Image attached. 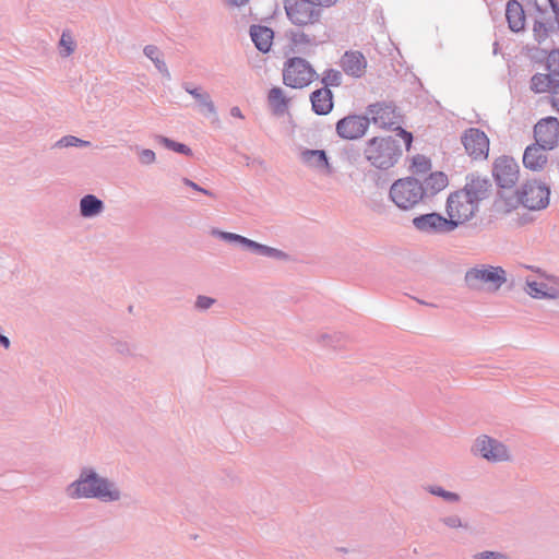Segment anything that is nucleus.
<instances>
[{
	"instance_id": "aec40b11",
	"label": "nucleus",
	"mask_w": 559,
	"mask_h": 559,
	"mask_svg": "<svg viewBox=\"0 0 559 559\" xmlns=\"http://www.w3.org/2000/svg\"><path fill=\"white\" fill-rule=\"evenodd\" d=\"M506 17L512 32H520L525 26V13L523 7L516 0H510L506 8Z\"/></svg>"
},
{
	"instance_id": "423d86ee",
	"label": "nucleus",
	"mask_w": 559,
	"mask_h": 559,
	"mask_svg": "<svg viewBox=\"0 0 559 559\" xmlns=\"http://www.w3.org/2000/svg\"><path fill=\"white\" fill-rule=\"evenodd\" d=\"M285 12L288 20L297 26L313 25L322 15V10L312 0H287Z\"/></svg>"
},
{
	"instance_id": "412c9836",
	"label": "nucleus",
	"mask_w": 559,
	"mask_h": 559,
	"mask_svg": "<svg viewBox=\"0 0 559 559\" xmlns=\"http://www.w3.org/2000/svg\"><path fill=\"white\" fill-rule=\"evenodd\" d=\"M310 98L312 109L318 115H326L333 108L332 92L328 87L314 91Z\"/></svg>"
},
{
	"instance_id": "f8f14e48",
	"label": "nucleus",
	"mask_w": 559,
	"mask_h": 559,
	"mask_svg": "<svg viewBox=\"0 0 559 559\" xmlns=\"http://www.w3.org/2000/svg\"><path fill=\"white\" fill-rule=\"evenodd\" d=\"M412 223L418 231L429 235L445 234L454 230L448 217L435 212L416 216Z\"/></svg>"
},
{
	"instance_id": "c9c22d12",
	"label": "nucleus",
	"mask_w": 559,
	"mask_h": 559,
	"mask_svg": "<svg viewBox=\"0 0 559 559\" xmlns=\"http://www.w3.org/2000/svg\"><path fill=\"white\" fill-rule=\"evenodd\" d=\"M221 236L228 240V241H238L245 246L248 247V245H251L252 243V240L248 239V238H245L240 235H237V234H231V233H221Z\"/></svg>"
},
{
	"instance_id": "58836bf2",
	"label": "nucleus",
	"mask_w": 559,
	"mask_h": 559,
	"mask_svg": "<svg viewBox=\"0 0 559 559\" xmlns=\"http://www.w3.org/2000/svg\"><path fill=\"white\" fill-rule=\"evenodd\" d=\"M140 160L142 164H152L155 160V153L151 150H143L140 153Z\"/></svg>"
},
{
	"instance_id": "4c0bfd02",
	"label": "nucleus",
	"mask_w": 559,
	"mask_h": 559,
	"mask_svg": "<svg viewBox=\"0 0 559 559\" xmlns=\"http://www.w3.org/2000/svg\"><path fill=\"white\" fill-rule=\"evenodd\" d=\"M397 130V134L401 136V139L403 140L404 142V145H405V150L406 151H409L411 147H412V143H413V134L402 128H396Z\"/></svg>"
},
{
	"instance_id": "79ce46f5",
	"label": "nucleus",
	"mask_w": 559,
	"mask_h": 559,
	"mask_svg": "<svg viewBox=\"0 0 559 559\" xmlns=\"http://www.w3.org/2000/svg\"><path fill=\"white\" fill-rule=\"evenodd\" d=\"M187 186L191 187L192 189L197 190V191H200L206 195H212V193L201 187H199L197 183H194L193 181L189 180V179H185L183 181Z\"/></svg>"
},
{
	"instance_id": "1a4fd4ad",
	"label": "nucleus",
	"mask_w": 559,
	"mask_h": 559,
	"mask_svg": "<svg viewBox=\"0 0 559 559\" xmlns=\"http://www.w3.org/2000/svg\"><path fill=\"white\" fill-rule=\"evenodd\" d=\"M535 143L549 151L559 147V120L555 117L539 119L533 128Z\"/></svg>"
},
{
	"instance_id": "09e8293b",
	"label": "nucleus",
	"mask_w": 559,
	"mask_h": 559,
	"mask_svg": "<svg viewBox=\"0 0 559 559\" xmlns=\"http://www.w3.org/2000/svg\"><path fill=\"white\" fill-rule=\"evenodd\" d=\"M300 37H301L302 40L309 43V39L307 38V35L300 34Z\"/></svg>"
},
{
	"instance_id": "9d476101",
	"label": "nucleus",
	"mask_w": 559,
	"mask_h": 559,
	"mask_svg": "<svg viewBox=\"0 0 559 559\" xmlns=\"http://www.w3.org/2000/svg\"><path fill=\"white\" fill-rule=\"evenodd\" d=\"M492 176L497 185L503 189L513 188L520 176L516 160L511 156H500L493 163Z\"/></svg>"
},
{
	"instance_id": "a211bd4d",
	"label": "nucleus",
	"mask_w": 559,
	"mask_h": 559,
	"mask_svg": "<svg viewBox=\"0 0 559 559\" xmlns=\"http://www.w3.org/2000/svg\"><path fill=\"white\" fill-rule=\"evenodd\" d=\"M340 67L349 76L362 78L368 68L365 55L358 50H348L340 59Z\"/></svg>"
},
{
	"instance_id": "8fccbe9b",
	"label": "nucleus",
	"mask_w": 559,
	"mask_h": 559,
	"mask_svg": "<svg viewBox=\"0 0 559 559\" xmlns=\"http://www.w3.org/2000/svg\"><path fill=\"white\" fill-rule=\"evenodd\" d=\"M550 4L552 5V8H555V4H554V1L552 0H549Z\"/></svg>"
},
{
	"instance_id": "a18cd8bd",
	"label": "nucleus",
	"mask_w": 559,
	"mask_h": 559,
	"mask_svg": "<svg viewBox=\"0 0 559 559\" xmlns=\"http://www.w3.org/2000/svg\"><path fill=\"white\" fill-rule=\"evenodd\" d=\"M230 115L235 118L243 119V116L239 107H233L230 109Z\"/></svg>"
},
{
	"instance_id": "393cba45",
	"label": "nucleus",
	"mask_w": 559,
	"mask_h": 559,
	"mask_svg": "<svg viewBox=\"0 0 559 559\" xmlns=\"http://www.w3.org/2000/svg\"><path fill=\"white\" fill-rule=\"evenodd\" d=\"M81 214L85 217L98 214L103 209V202L96 197L88 194L85 195L80 203Z\"/></svg>"
},
{
	"instance_id": "f257e3e1",
	"label": "nucleus",
	"mask_w": 559,
	"mask_h": 559,
	"mask_svg": "<svg viewBox=\"0 0 559 559\" xmlns=\"http://www.w3.org/2000/svg\"><path fill=\"white\" fill-rule=\"evenodd\" d=\"M487 192L488 182L486 180L473 179L462 190L449 195L447 214L454 229L475 216L479 201L487 195Z\"/></svg>"
},
{
	"instance_id": "a878e982",
	"label": "nucleus",
	"mask_w": 559,
	"mask_h": 559,
	"mask_svg": "<svg viewBox=\"0 0 559 559\" xmlns=\"http://www.w3.org/2000/svg\"><path fill=\"white\" fill-rule=\"evenodd\" d=\"M267 98H269L270 106L276 114H283L286 110L287 99H286L282 88L273 87L269 92Z\"/></svg>"
},
{
	"instance_id": "6ab92c4d",
	"label": "nucleus",
	"mask_w": 559,
	"mask_h": 559,
	"mask_svg": "<svg viewBox=\"0 0 559 559\" xmlns=\"http://www.w3.org/2000/svg\"><path fill=\"white\" fill-rule=\"evenodd\" d=\"M449 186V178L443 171L430 173L421 182L423 198L435 197Z\"/></svg>"
},
{
	"instance_id": "de8ad7c7",
	"label": "nucleus",
	"mask_w": 559,
	"mask_h": 559,
	"mask_svg": "<svg viewBox=\"0 0 559 559\" xmlns=\"http://www.w3.org/2000/svg\"><path fill=\"white\" fill-rule=\"evenodd\" d=\"M0 343L5 347V348H9L10 346V341L7 336L0 334Z\"/></svg>"
},
{
	"instance_id": "c85d7f7f",
	"label": "nucleus",
	"mask_w": 559,
	"mask_h": 559,
	"mask_svg": "<svg viewBox=\"0 0 559 559\" xmlns=\"http://www.w3.org/2000/svg\"><path fill=\"white\" fill-rule=\"evenodd\" d=\"M322 82L325 85V87L338 86L342 83V74L337 70L329 69V70L324 71L323 76H322Z\"/></svg>"
},
{
	"instance_id": "ea45409f",
	"label": "nucleus",
	"mask_w": 559,
	"mask_h": 559,
	"mask_svg": "<svg viewBox=\"0 0 559 559\" xmlns=\"http://www.w3.org/2000/svg\"><path fill=\"white\" fill-rule=\"evenodd\" d=\"M474 559H506V557L498 552L485 551L476 555Z\"/></svg>"
},
{
	"instance_id": "4be33fe9",
	"label": "nucleus",
	"mask_w": 559,
	"mask_h": 559,
	"mask_svg": "<svg viewBox=\"0 0 559 559\" xmlns=\"http://www.w3.org/2000/svg\"><path fill=\"white\" fill-rule=\"evenodd\" d=\"M250 36L260 51H270L273 44V31L270 27L253 25L250 28Z\"/></svg>"
},
{
	"instance_id": "7c9ffc66",
	"label": "nucleus",
	"mask_w": 559,
	"mask_h": 559,
	"mask_svg": "<svg viewBox=\"0 0 559 559\" xmlns=\"http://www.w3.org/2000/svg\"><path fill=\"white\" fill-rule=\"evenodd\" d=\"M74 40L70 33L63 32L60 38V47L63 49V56L68 57L74 51Z\"/></svg>"
},
{
	"instance_id": "5701e85b",
	"label": "nucleus",
	"mask_w": 559,
	"mask_h": 559,
	"mask_svg": "<svg viewBox=\"0 0 559 559\" xmlns=\"http://www.w3.org/2000/svg\"><path fill=\"white\" fill-rule=\"evenodd\" d=\"M559 76H555L554 73L549 70V73H537L533 75L531 80V88L535 93H546L549 92L555 83L558 81Z\"/></svg>"
},
{
	"instance_id": "c756f323",
	"label": "nucleus",
	"mask_w": 559,
	"mask_h": 559,
	"mask_svg": "<svg viewBox=\"0 0 559 559\" xmlns=\"http://www.w3.org/2000/svg\"><path fill=\"white\" fill-rule=\"evenodd\" d=\"M144 53L155 63L156 68L159 71H166V66L164 61L159 58V50L155 46H146L144 49Z\"/></svg>"
},
{
	"instance_id": "f03ea898",
	"label": "nucleus",
	"mask_w": 559,
	"mask_h": 559,
	"mask_svg": "<svg viewBox=\"0 0 559 559\" xmlns=\"http://www.w3.org/2000/svg\"><path fill=\"white\" fill-rule=\"evenodd\" d=\"M364 156L370 166L388 170L399 163L403 148L399 140L391 135L373 136L366 142Z\"/></svg>"
},
{
	"instance_id": "37998d69",
	"label": "nucleus",
	"mask_w": 559,
	"mask_h": 559,
	"mask_svg": "<svg viewBox=\"0 0 559 559\" xmlns=\"http://www.w3.org/2000/svg\"><path fill=\"white\" fill-rule=\"evenodd\" d=\"M321 10L335 4L338 0H312Z\"/></svg>"
},
{
	"instance_id": "49530a36",
	"label": "nucleus",
	"mask_w": 559,
	"mask_h": 559,
	"mask_svg": "<svg viewBox=\"0 0 559 559\" xmlns=\"http://www.w3.org/2000/svg\"><path fill=\"white\" fill-rule=\"evenodd\" d=\"M226 3L230 5L240 7L248 2V0H224Z\"/></svg>"
},
{
	"instance_id": "dca6fc26",
	"label": "nucleus",
	"mask_w": 559,
	"mask_h": 559,
	"mask_svg": "<svg viewBox=\"0 0 559 559\" xmlns=\"http://www.w3.org/2000/svg\"><path fill=\"white\" fill-rule=\"evenodd\" d=\"M476 451L486 460L501 462L510 459L504 444L487 436L479 437L475 444Z\"/></svg>"
},
{
	"instance_id": "ddd939ff",
	"label": "nucleus",
	"mask_w": 559,
	"mask_h": 559,
	"mask_svg": "<svg viewBox=\"0 0 559 559\" xmlns=\"http://www.w3.org/2000/svg\"><path fill=\"white\" fill-rule=\"evenodd\" d=\"M370 119L365 116L352 115L336 123L337 134L346 140H356L364 136L369 128Z\"/></svg>"
},
{
	"instance_id": "b1692460",
	"label": "nucleus",
	"mask_w": 559,
	"mask_h": 559,
	"mask_svg": "<svg viewBox=\"0 0 559 559\" xmlns=\"http://www.w3.org/2000/svg\"><path fill=\"white\" fill-rule=\"evenodd\" d=\"M431 169V160L428 156L416 154L409 158L408 170L413 175L419 176Z\"/></svg>"
},
{
	"instance_id": "f704fd0d",
	"label": "nucleus",
	"mask_w": 559,
	"mask_h": 559,
	"mask_svg": "<svg viewBox=\"0 0 559 559\" xmlns=\"http://www.w3.org/2000/svg\"><path fill=\"white\" fill-rule=\"evenodd\" d=\"M533 32L538 41L544 40L548 35V29L542 22H535Z\"/></svg>"
},
{
	"instance_id": "0eeeda50",
	"label": "nucleus",
	"mask_w": 559,
	"mask_h": 559,
	"mask_svg": "<svg viewBox=\"0 0 559 559\" xmlns=\"http://www.w3.org/2000/svg\"><path fill=\"white\" fill-rule=\"evenodd\" d=\"M549 188L536 180L524 183L519 191L520 202L530 210L545 209L549 203Z\"/></svg>"
},
{
	"instance_id": "20e7f679",
	"label": "nucleus",
	"mask_w": 559,
	"mask_h": 559,
	"mask_svg": "<svg viewBox=\"0 0 559 559\" xmlns=\"http://www.w3.org/2000/svg\"><path fill=\"white\" fill-rule=\"evenodd\" d=\"M390 199L401 210H413L424 201L421 182L412 176L395 180L390 188Z\"/></svg>"
},
{
	"instance_id": "473e14b6",
	"label": "nucleus",
	"mask_w": 559,
	"mask_h": 559,
	"mask_svg": "<svg viewBox=\"0 0 559 559\" xmlns=\"http://www.w3.org/2000/svg\"><path fill=\"white\" fill-rule=\"evenodd\" d=\"M162 142L167 147L174 150L175 152H178V153H181V154H186V155H190L191 154V150L188 146H186L185 144L170 141L167 138H163Z\"/></svg>"
},
{
	"instance_id": "f3484780",
	"label": "nucleus",
	"mask_w": 559,
	"mask_h": 559,
	"mask_svg": "<svg viewBox=\"0 0 559 559\" xmlns=\"http://www.w3.org/2000/svg\"><path fill=\"white\" fill-rule=\"evenodd\" d=\"M546 151L549 150L535 142L527 145L522 157L524 168L533 173L544 171L547 168L549 162V157Z\"/></svg>"
},
{
	"instance_id": "9b49d317",
	"label": "nucleus",
	"mask_w": 559,
	"mask_h": 559,
	"mask_svg": "<svg viewBox=\"0 0 559 559\" xmlns=\"http://www.w3.org/2000/svg\"><path fill=\"white\" fill-rule=\"evenodd\" d=\"M466 153L474 159H486L489 154V139L477 128L466 130L462 135Z\"/></svg>"
},
{
	"instance_id": "e433bc0d",
	"label": "nucleus",
	"mask_w": 559,
	"mask_h": 559,
	"mask_svg": "<svg viewBox=\"0 0 559 559\" xmlns=\"http://www.w3.org/2000/svg\"><path fill=\"white\" fill-rule=\"evenodd\" d=\"M430 491H431V493L440 496L449 501H457L459 500V496L456 493L447 491L440 487L432 488Z\"/></svg>"
},
{
	"instance_id": "c03bdc74",
	"label": "nucleus",
	"mask_w": 559,
	"mask_h": 559,
	"mask_svg": "<svg viewBox=\"0 0 559 559\" xmlns=\"http://www.w3.org/2000/svg\"><path fill=\"white\" fill-rule=\"evenodd\" d=\"M444 523L451 527H457L461 526V521L456 516H451L444 520Z\"/></svg>"
},
{
	"instance_id": "6e6552de",
	"label": "nucleus",
	"mask_w": 559,
	"mask_h": 559,
	"mask_svg": "<svg viewBox=\"0 0 559 559\" xmlns=\"http://www.w3.org/2000/svg\"><path fill=\"white\" fill-rule=\"evenodd\" d=\"M504 274L501 267H475L466 273L465 280L473 287L487 286L488 288L497 289L506 282Z\"/></svg>"
},
{
	"instance_id": "cd10ccee",
	"label": "nucleus",
	"mask_w": 559,
	"mask_h": 559,
	"mask_svg": "<svg viewBox=\"0 0 559 559\" xmlns=\"http://www.w3.org/2000/svg\"><path fill=\"white\" fill-rule=\"evenodd\" d=\"M186 91L198 100L201 107L205 108L210 114H215V106L207 93L202 92L200 88L187 87Z\"/></svg>"
},
{
	"instance_id": "bb28decb",
	"label": "nucleus",
	"mask_w": 559,
	"mask_h": 559,
	"mask_svg": "<svg viewBox=\"0 0 559 559\" xmlns=\"http://www.w3.org/2000/svg\"><path fill=\"white\" fill-rule=\"evenodd\" d=\"M304 160L311 167L328 169V158L324 151H307L302 154Z\"/></svg>"
},
{
	"instance_id": "4468645a",
	"label": "nucleus",
	"mask_w": 559,
	"mask_h": 559,
	"mask_svg": "<svg viewBox=\"0 0 559 559\" xmlns=\"http://www.w3.org/2000/svg\"><path fill=\"white\" fill-rule=\"evenodd\" d=\"M367 114L371 121L380 128H391L400 123L401 115L391 103H376L369 105Z\"/></svg>"
},
{
	"instance_id": "72a5a7b5",
	"label": "nucleus",
	"mask_w": 559,
	"mask_h": 559,
	"mask_svg": "<svg viewBox=\"0 0 559 559\" xmlns=\"http://www.w3.org/2000/svg\"><path fill=\"white\" fill-rule=\"evenodd\" d=\"M59 145L61 146H78V145H90V142L87 141H83V140H80L75 136H72V135H69V136H64L62 138L59 142H58Z\"/></svg>"
},
{
	"instance_id": "2f4dec72",
	"label": "nucleus",
	"mask_w": 559,
	"mask_h": 559,
	"mask_svg": "<svg viewBox=\"0 0 559 559\" xmlns=\"http://www.w3.org/2000/svg\"><path fill=\"white\" fill-rule=\"evenodd\" d=\"M248 248L257 250L261 254L272 255V257H282L283 253L274 248H270L258 242L252 241L251 245H248Z\"/></svg>"
},
{
	"instance_id": "39448f33",
	"label": "nucleus",
	"mask_w": 559,
	"mask_h": 559,
	"mask_svg": "<svg viewBox=\"0 0 559 559\" xmlns=\"http://www.w3.org/2000/svg\"><path fill=\"white\" fill-rule=\"evenodd\" d=\"M317 72L311 64L302 58L294 57L286 61L283 69V81L287 86L302 88L312 83Z\"/></svg>"
},
{
	"instance_id": "7ed1b4c3",
	"label": "nucleus",
	"mask_w": 559,
	"mask_h": 559,
	"mask_svg": "<svg viewBox=\"0 0 559 559\" xmlns=\"http://www.w3.org/2000/svg\"><path fill=\"white\" fill-rule=\"evenodd\" d=\"M67 493L71 498H98L104 501L118 500L119 491L106 479L95 473H83L76 481L71 484Z\"/></svg>"
},
{
	"instance_id": "a19ab883",
	"label": "nucleus",
	"mask_w": 559,
	"mask_h": 559,
	"mask_svg": "<svg viewBox=\"0 0 559 559\" xmlns=\"http://www.w3.org/2000/svg\"><path fill=\"white\" fill-rule=\"evenodd\" d=\"M214 300L210 297L200 296L197 300V306L201 309H206L212 306Z\"/></svg>"
},
{
	"instance_id": "2eb2a0df",
	"label": "nucleus",
	"mask_w": 559,
	"mask_h": 559,
	"mask_svg": "<svg viewBox=\"0 0 559 559\" xmlns=\"http://www.w3.org/2000/svg\"><path fill=\"white\" fill-rule=\"evenodd\" d=\"M525 290L535 299H556L559 297V281L552 276H540L527 281Z\"/></svg>"
}]
</instances>
